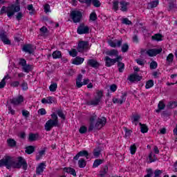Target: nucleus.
<instances>
[{"instance_id":"obj_3","label":"nucleus","mask_w":177,"mask_h":177,"mask_svg":"<svg viewBox=\"0 0 177 177\" xmlns=\"http://www.w3.org/2000/svg\"><path fill=\"white\" fill-rule=\"evenodd\" d=\"M24 171H27V168L28 167V165L27 164V160L24 159V158L20 156L18 158V162H15L14 168H17L18 169H20L21 168Z\"/></svg>"},{"instance_id":"obj_16","label":"nucleus","mask_w":177,"mask_h":177,"mask_svg":"<svg viewBox=\"0 0 177 177\" xmlns=\"http://www.w3.org/2000/svg\"><path fill=\"white\" fill-rule=\"evenodd\" d=\"M127 95H128V93L124 92L122 93V95L120 100H118V98H113V103L115 104H116L117 103L119 104H122V103H125V100H127Z\"/></svg>"},{"instance_id":"obj_41","label":"nucleus","mask_w":177,"mask_h":177,"mask_svg":"<svg viewBox=\"0 0 177 177\" xmlns=\"http://www.w3.org/2000/svg\"><path fill=\"white\" fill-rule=\"evenodd\" d=\"M100 164H103V160L102 159H96L93 165V168H97Z\"/></svg>"},{"instance_id":"obj_43","label":"nucleus","mask_w":177,"mask_h":177,"mask_svg":"<svg viewBox=\"0 0 177 177\" xmlns=\"http://www.w3.org/2000/svg\"><path fill=\"white\" fill-rule=\"evenodd\" d=\"M91 3H93L95 8H100L102 3L99 0H91Z\"/></svg>"},{"instance_id":"obj_19","label":"nucleus","mask_w":177,"mask_h":177,"mask_svg":"<svg viewBox=\"0 0 177 177\" xmlns=\"http://www.w3.org/2000/svg\"><path fill=\"white\" fill-rule=\"evenodd\" d=\"M105 66L106 67H111V66H114L115 64V61L114 59H111L110 57L106 56L104 58Z\"/></svg>"},{"instance_id":"obj_49","label":"nucleus","mask_w":177,"mask_h":177,"mask_svg":"<svg viewBox=\"0 0 177 177\" xmlns=\"http://www.w3.org/2000/svg\"><path fill=\"white\" fill-rule=\"evenodd\" d=\"M8 78V75L5 76L3 80H1L0 82V88L2 89V88H5V86L6 85V79Z\"/></svg>"},{"instance_id":"obj_32","label":"nucleus","mask_w":177,"mask_h":177,"mask_svg":"<svg viewBox=\"0 0 177 177\" xmlns=\"http://www.w3.org/2000/svg\"><path fill=\"white\" fill-rule=\"evenodd\" d=\"M77 164L79 168H85V167H86V161L83 158L79 160Z\"/></svg>"},{"instance_id":"obj_12","label":"nucleus","mask_w":177,"mask_h":177,"mask_svg":"<svg viewBox=\"0 0 177 177\" xmlns=\"http://www.w3.org/2000/svg\"><path fill=\"white\" fill-rule=\"evenodd\" d=\"M162 52V48H152L147 50L146 53L150 57H153L154 56H157V55H160Z\"/></svg>"},{"instance_id":"obj_14","label":"nucleus","mask_w":177,"mask_h":177,"mask_svg":"<svg viewBox=\"0 0 177 177\" xmlns=\"http://www.w3.org/2000/svg\"><path fill=\"white\" fill-rule=\"evenodd\" d=\"M10 104H14V106H19L24 102V97L22 95H19L17 97H14L10 100Z\"/></svg>"},{"instance_id":"obj_40","label":"nucleus","mask_w":177,"mask_h":177,"mask_svg":"<svg viewBox=\"0 0 177 177\" xmlns=\"http://www.w3.org/2000/svg\"><path fill=\"white\" fill-rule=\"evenodd\" d=\"M8 146H10V147H16V145L17 144V142H16V140H15L14 139H8L7 140Z\"/></svg>"},{"instance_id":"obj_28","label":"nucleus","mask_w":177,"mask_h":177,"mask_svg":"<svg viewBox=\"0 0 177 177\" xmlns=\"http://www.w3.org/2000/svg\"><path fill=\"white\" fill-rule=\"evenodd\" d=\"M84 60L85 59L81 57H76L73 61V64H76V66L82 64Z\"/></svg>"},{"instance_id":"obj_37","label":"nucleus","mask_w":177,"mask_h":177,"mask_svg":"<svg viewBox=\"0 0 177 177\" xmlns=\"http://www.w3.org/2000/svg\"><path fill=\"white\" fill-rule=\"evenodd\" d=\"M37 138H38V135L31 133L29 134L28 140L29 142H35Z\"/></svg>"},{"instance_id":"obj_47","label":"nucleus","mask_w":177,"mask_h":177,"mask_svg":"<svg viewBox=\"0 0 177 177\" xmlns=\"http://www.w3.org/2000/svg\"><path fill=\"white\" fill-rule=\"evenodd\" d=\"M49 89L50 92H56V89H57V83H53L50 85Z\"/></svg>"},{"instance_id":"obj_61","label":"nucleus","mask_w":177,"mask_h":177,"mask_svg":"<svg viewBox=\"0 0 177 177\" xmlns=\"http://www.w3.org/2000/svg\"><path fill=\"white\" fill-rule=\"evenodd\" d=\"M21 86L23 91H27V89H28V84L26 82H24L21 84Z\"/></svg>"},{"instance_id":"obj_20","label":"nucleus","mask_w":177,"mask_h":177,"mask_svg":"<svg viewBox=\"0 0 177 177\" xmlns=\"http://www.w3.org/2000/svg\"><path fill=\"white\" fill-rule=\"evenodd\" d=\"M97 118L96 115H93L90 118V125L88 127V132H91L95 129V120Z\"/></svg>"},{"instance_id":"obj_10","label":"nucleus","mask_w":177,"mask_h":177,"mask_svg":"<svg viewBox=\"0 0 177 177\" xmlns=\"http://www.w3.org/2000/svg\"><path fill=\"white\" fill-rule=\"evenodd\" d=\"M57 125H59V123L52 120V119H50L46 122L45 130L47 132H49V131H50L53 128V127H57Z\"/></svg>"},{"instance_id":"obj_22","label":"nucleus","mask_w":177,"mask_h":177,"mask_svg":"<svg viewBox=\"0 0 177 177\" xmlns=\"http://www.w3.org/2000/svg\"><path fill=\"white\" fill-rule=\"evenodd\" d=\"M22 50L24 52H26V53H29V55H31V53H34V49L32 48V44H26L23 46Z\"/></svg>"},{"instance_id":"obj_56","label":"nucleus","mask_w":177,"mask_h":177,"mask_svg":"<svg viewBox=\"0 0 177 177\" xmlns=\"http://www.w3.org/2000/svg\"><path fill=\"white\" fill-rule=\"evenodd\" d=\"M78 53L77 52V50L73 49L72 50L69 51L70 56H72V57H75Z\"/></svg>"},{"instance_id":"obj_4","label":"nucleus","mask_w":177,"mask_h":177,"mask_svg":"<svg viewBox=\"0 0 177 177\" xmlns=\"http://www.w3.org/2000/svg\"><path fill=\"white\" fill-rule=\"evenodd\" d=\"M102 97H103V92L97 91V96L93 100L86 102L87 106H97L100 102H102Z\"/></svg>"},{"instance_id":"obj_7","label":"nucleus","mask_w":177,"mask_h":177,"mask_svg":"<svg viewBox=\"0 0 177 177\" xmlns=\"http://www.w3.org/2000/svg\"><path fill=\"white\" fill-rule=\"evenodd\" d=\"M82 81V75H79L76 80V86L77 88H81L83 85H88L89 84V79H84L83 82Z\"/></svg>"},{"instance_id":"obj_13","label":"nucleus","mask_w":177,"mask_h":177,"mask_svg":"<svg viewBox=\"0 0 177 177\" xmlns=\"http://www.w3.org/2000/svg\"><path fill=\"white\" fill-rule=\"evenodd\" d=\"M80 157H86L88 160V158H89V153L86 150L80 151L75 156L73 157V162L78 161V158H80Z\"/></svg>"},{"instance_id":"obj_8","label":"nucleus","mask_w":177,"mask_h":177,"mask_svg":"<svg viewBox=\"0 0 177 177\" xmlns=\"http://www.w3.org/2000/svg\"><path fill=\"white\" fill-rule=\"evenodd\" d=\"M106 122H107L106 118L102 117V118H98L97 122L94 125V129H100L102 127L106 125Z\"/></svg>"},{"instance_id":"obj_27","label":"nucleus","mask_w":177,"mask_h":177,"mask_svg":"<svg viewBox=\"0 0 177 177\" xmlns=\"http://www.w3.org/2000/svg\"><path fill=\"white\" fill-rule=\"evenodd\" d=\"M147 160H149L148 163L151 164V162H155V161H157V156L153 153V152H151Z\"/></svg>"},{"instance_id":"obj_62","label":"nucleus","mask_w":177,"mask_h":177,"mask_svg":"<svg viewBox=\"0 0 177 177\" xmlns=\"http://www.w3.org/2000/svg\"><path fill=\"white\" fill-rule=\"evenodd\" d=\"M47 102H48V104H52V103L55 102V97H47Z\"/></svg>"},{"instance_id":"obj_23","label":"nucleus","mask_w":177,"mask_h":177,"mask_svg":"<svg viewBox=\"0 0 177 177\" xmlns=\"http://www.w3.org/2000/svg\"><path fill=\"white\" fill-rule=\"evenodd\" d=\"M45 167H46V165H45V163H40L36 168V174L42 175V174L44 173V169H45Z\"/></svg>"},{"instance_id":"obj_25","label":"nucleus","mask_w":177,"mask_h":177,"mask_svg":"<svg viewBox=\"0 0 177 177\" xmlns=\"http://www.w3.org/2000/svg\"><path fill=\"white\" fill-rule=\"evenodd\" d=\"M157 6H158V0H155L147 3V9H153V8H157Z\"/></svg>"},{"instance_id":"obj_31","label":"nucleus","mask_w":177,"mask_h":177,"mask_svg":"<svg viewBox=\"0 0 177 177\" xmlns=\"http://www.w3.org/2000/svg\"><path fill=\"white\" fill-rule=\"evenodd\" d=\"M151 39L152 41H162V35H161V34H159V33L155 34L151 37Z\"/></svg>"},{"instance_id":"obj_15","label":"nucleus","mask_w":177,"mask_h":177,"mask_svg":"<svg viewBox=\"0 0 177 177\" xmlns=\"http://www.w3.org/2000/svg\"><path fill=\"white\" fill-rule=\"evenodd\" d=\"M109 45L111 48H120L121 45H122V39H115V40H109L108 41Z\"/></svg>"},{"instance_id":"obj_34","label":"nucleus","mask_w":177,"mask_h":177,"mask_svg":"<svg viewBox=\"0 0 177 177\" xmlns=\"http://www.w3.org/2000/svg\"><path fill=\"white\" fill-rule=\"evenodd\" d=\"M139 120H140V115H134L131 118L132 122H134L135 125H138V122H139Z\"/></svg>"},{"instance_id":"obj_6","label":"nucleus","mask_w":177,"mask_h":177,"mask_svg":"<svg viewBox=\"0 0 177 177\" xmlns=\"http://www.w3.org/2000/svg\"><path fill=\"white\" fill-rule=\"evenodd\" d=\"M19 66H21L22 71L24 73H30V71H32V66L30 64H27V61L24 59H20L19 62Z\"/></svg>"},{"instance_id":"obj_45","label":"nucleus","mask_w":177,"mask_h":177,"mask_svg":"<svg viewBox=\"0 0 177 177\" xmlns=\"http://www.w3.org/2000/svg\"><path fill=\"white\" fill-rule=\"evenodd\" d=\"M158 64H157V62L156 61H152L150 64H149V68L151 70H156L157 68Z\"/></svg>"},{"instance_id":"obj_17","label":"nucleus","mask_w":177,"mask_h":177,"mask_svg":"<svg viewBox=\"0 0 177 177\" xmlns=\"http://www.w3.org/2000/svg\"><path fill=\"white\" fill-rule=\"evenodd\" d=\"M88 46H89V42L85 41H81L77 46V51L78 52H84V50H86L88 49Z\"/></svg>"},{"instance_id":"obj_2","label":"nucleus","mask_w":177,"mask_h":177,"mask_svg":"<svg viewBox=\"0 0 177 177\" xmlns=\"http://www.w3.org/2000/svg\"><path fill=\"white\" fill-rule=\"evenodd\" d=\"M6 167L7 169L15 168V160L12 157L7 156L0 160V167Z\"/></svg>"},{"instance_id":"obj_46","label":"nucleus","mask_w":177,"mask_h":177,"mask_svg":"<svg viewBox=\"0 0 177 177\" xmlns=\"http://www.w3.org/2000/svg\"><path fill=\"white\" fill-rule=\"evenodd\" d=\"M27 9L28 10H30V12H29V15H30V16H32V15H34V12H35V9H34V6H32V4L28 5Z\"/></svg>"},{"instance_id":"obj_18","label":"nucleus","mask_w":177,"mask_h":177,"mask_svg":"<svg viewBox=\"0 0 177 177\" xmlns=\"http://www.w3.org/2000/svg\"><path fill=\"white\" fill-rule=\"evenodd\" d=\"M127 80L130 82H139L142 80V77L138 74H131L128 77Z\"/></svg>"},{"instance_id":"obj_64","label":"nucleus","mask_w":177,"mask_h":177,"mask_svg":"<svg viewBox=\"0 0 177 177\" xmlns=\"http://www.w3.org/2000/svg\"><path fill=\"white\" fill-rule=\"evenodd\" d=\"M110 91L111 92H115L117 91V85L116 84H112L110 86Z\"/></svg>"},{"instance_id":"obj_5","label":"nucleus","mask_w":177,"mask_h":177,"mask_svg":"<svg viewBox=\"0 0 177 177\" xmlns=\"http://www.w3.org/2000/svg\"><path fill=\"white\" fill-rule=\"evenodd\" d=\"M70 17L73 23H80L81 19H82V12L80 10H72L71 11Z\"/></svg>"},{"instance_id":"obj_38","label":"nucleus","mask_w":177,"mask_h":177,"mask_svg":"<svg viewBox=\"0 0 177 177\" xmlns=\"http://www.w3.org/2000/svg\"><path fill=\"white\" fill-rule=\"evenodd\" d=\"M52 56L53 59H60V57H62V52L59 50L54 51Z\"/></svg>"},{"instance_id":"obj_9","label":"nucleus","mask_w":177,"mask_h":177,"mask_svg":"<svg viewBox=\"0 0 177 177\" xmlns=\"http://www.w3.org/2000/svg\"><path fill=\"white\" fill-rule=\"evenodd\" d=\"M0 39L5 45H10L11 42L8 38V33L5 30H1Z\"/></svg>"},{"instance_id":"obj_54","label":"nucleus","mask_w":177,"mask_h":177,"mask_svg":"<svg viewBox=\"0 0 177 177\" xmlns=\"http://www.w3.org/2000/svg\"><path fill=\"white\" fill-rule=\"evenodd\" d=\"M166 60L169 63H172V62H174V54L172 53L169 54L166 58Z\"/></svg>"},{"instance_id":"obj_50","label":"nucleus","mask_w":177,"mask_h":177,"mask_svg":"<svg viewBox=\"0 0 177 177\" xmlns=\"http://www.w3.org/2000/svg\"><path fill=\"white\" fill-rule=\"evenodd\" d=\"M44 154H45V150L44 149L39 151V153L36 156L37 161H38L39 160H41V158H42V156H44Z\"/></svg>"},{"instance_id":"obj_51","label":"nucleus","mask_w":177,"mask_h":177,"mask_svg":"<svg viewBox=\"0 0 177 177\" xmlns=\"http://www.w3.org/2000/svg\"><path fill=\"white\" fill-rule=\"evenodd\" d=\"M90 20H92V21H95V20H97V15H96L95 12H93L91 13Z\"/></svg>"},{"instance_id":"obj_39","label":"nucleus","mask_w":177,"mask_h":177,"mask_svg":"<svg viewBox=\"0 0 177 177\" xmlns=\"http://www.w3.org/2000/svg\"><path fill=\"white\" fill-rule=\"evenodd\" d=\"M177 107V101H171L167 104L168 109H175Z\"/></svg>"},{"instance_id":"obj_57","label":"nucleus","mask_w":177,"mask_h":177,"mask_svg":"<svg viewBox=\"0 0 177 177\" xmlns=\"http://www.w3.org/2000/svg\"><path fill=\"white\" fill-rule=\"evenodd\" d=\"M51 118H52L51 121H55V122H57V123L59 124V119H58L57 115L56 113H53L51 115Z\"/></svg>"},{"instance_id":"obj_35","label":"nucleus","mask_w":177,"mask_h":177,"mask_svg":"<svg viewBox=\"0 0 177 177\" xmlns=\"http://www.w3.org/2000/svg\"><path fill=\"white\" fill-rule=\"evenodd\" d=\"M118 67L119 73H124V70H125V64L122 62H118Z\"/></svg>"},{"instance_id":"obj_1","label":"nucleus","mask_w":177,"mask_h":177,"mask_svg":"<svg viewBox=\"0 0 177 177\" xmlns=\"http://www.w3.org/2000/svg\"><path fill=\"white\" fill-rule=\"evenodd\" d=\"M20 12V6L12 4L8 7L3 6L0 10V15L7 13V16L9 19H12V16H15V13Z\"/></svg>"},{"instance_id":"obj_26","label":"nucleus","mask_w":177,"mask_h":177,"mask_svg":"<svg viewBox=\"0 0 177 177\" xmlns=\"http://www.w3.org/2000/svg\"><path fill=\"white\" fill-rule=\"evenodd\" d=\"M106 55H107L108 56H111V57H115V56H118V50L112 49L111 50L106 51Z\"/></svg>"},{"instance_id":"obj_42","label":"nucleus","mask_w":177,"mask_h":177,"mask_svg":"<svg viewBox=\"0 0 177 177\" xmlns=\"http://www.w3.org/2000/svg\"><path fill=\"white\" fill-rule=\"evenodd\" d=\"M154 86V81L152 80H148L146 82L145 88L146 89H150V88H152V86Z\"/></svg>"},{"instance_id":"obj_21","label":"nucleus","mask_w":177,"mask_h":177,"mask_svg":"<svg viewBox=\"0 0 177 177\" xmlns=\"http://www.w3.org/2000/svg\"><path fill=\"white\" fill-rule=\"evenodd\" d=\"M87 64L91 67H93V68H97V67H100V64L95 59H88Z\"/></svg>"},{"instance_id":"obj_36","label":"nucleus","mask_w":177,"mask_h":177,"mask_svg":"<svg viewBox=\"0 0 177 177\" xmlns=\"http://www.w3.org/2000/svg\"><path fill=\"white\" fill-rule=\"evenodd\" d=\"M139 125L140 126V131L142 133H147V132L149 131V128H147V126L146 124L139 123Z\"/></svg>"},{"instance_id":"obj_63","label":"nucleus","mask_w":177,"mask_h":177,"mask_svg":"<svg viewBox=\"0 0 177 177\" xmlns=\"http://www.w3.org/2000/svg\"><path fill=\"white\" fill-rule=\"evenodd\" d=\"M162 174V171L156 169L154 171L155 177H160V175Z\"/></svg>"},{"instance_id":"obj_58","label":"nucleus","mask_w":177,"mask_h":177,"mask_svg":"<svg viewBox=\"0 0 177 177\" xmlns=\"http://www.w3.org/2000/svg\"><path fill=\"white\" fill-rule=\"evenodd\" d=\"M93 156L94 157H95V158H97V157L100 156V149H94Z\"/></svg>"},{"instance_id":"obj_29","label":"nucleus","mask_w":177,"mask_h":177,"mask_svg":"<svg viewBox=\"0 0 177 177\" xmlns=\"http://www.w3.org/2000/svg\"><path fill=\"white\" fill-rule=\"evenodd\" d=\"M120 6H121L120 10L122 12H127L128 10L127 6H128L129 3L124 1H120Z\"/></svg>"},{"instance_id":"obj_59","label":"nucleus","mask_w":177,"mask_h":177,"mask_svg":"<svg viewBox=\"0 0 177 177\" xmlns=\"http://www.w3.org/2000/svg\"><path fill=\"white\" fill-rule=\"evenodd\" d=\"M131 154H135L136 153V145H133L130 147Z\"/></svg>"},{"instance_id":"obj_24","label":"nucleus","mask_w":177,"mask_h":177,"mask_svg":"<svg viewBox=\"0 0 177 177\" xmlns=\"http://www.w3.org/2000/svg\"><path fill=\"white\" fill-rule=\"evenodd\" d=\"M64 172H66V174H70V175H73V176H77V172L75 171V169L71 167H64Z\"/></svg>"},{"instance_id":"obj_44","label":"nucleus","mask_w":177,"mask_h":177,"mask_svg":"<svg viewBox=\"0 0 177 177\" xmlns=\"http://www.w3.org/2000/svg\"><path fill=\"white\" fill-rule=\"evenodd\" d=\"M129 50V46L128 45V43H124L122 46V52L123 53H127V52H128Z\"/></svg>"},{"instance_id":"obj_11","label":"nucleus","mask_w":177,"mask_h":177,"mask_svg":"<svg viewBox=\"0 0 177 177\" xmlns=\"http://www.w3.org/2000/svg\"><path fill=\"white\" fill-rule=\"evenodd\" d=\"M77 32V34H80V35H82L83 34H89V27L82 24L78 26Z\"/></svg>"},{"instance_id":"obj_55","label":"nucleus","mask_w":177,"mask_h":177,"mask_svg":"<svg viewBox=\"0 0 177 177\" xmlns=\"http://www.w3.org/2000/svg\"><path fill=\"white\" fill-rule=\"evenodd\" d=\"M86 131H88V128L85 126H82L79 129L80 133H86Z\"/></svg>"},{"instance_id":"obj_60","label":"nucleus","mask_w":177,"mask_h":177,"mask_svg":"<svg viewBox=\"0 0 177 177\" xmlns=\"http://www.w3.org/2000/svg\"><path fill=\"white\" fill-rule=\"evenodd\" d=\"M113 10H115V12H117V10H118V3L119 2L118 1H113Z\"/></svg>"},{"instance_id":"obj_53","label":"nucleus","mask_w":177,"mask_h":177,"mask_svg":"<svg viewBox=\"0 0 177 177\" xmlns=\"http://www.w3.org/2000/svg\"><path fill=\"white\" fill-rule=\"evenodd\" d=\"M175 8H176L175 3L174 1H170L169 3V8L167 9L169 12L173 10V9H175Z\"/></svg>"},{"instance_id":"obj_30","label":"nucleus","mask_w":177,"mask_h":177,"mask_svg":"<svg viewBox=\"0 0 177 177\" xmlns=\"http://www.w3.org/2000/svg\"><path fill=\"white\" fill-rule=\"evenodd\" d=\"M34 151H35V147H34V146L30 145L26 147L25 153L27 154H32Z\"/></svg>"},{"instance_id":"obj_33","label":"nucleus","mask_w":177,"mask_h":177,"mask_svg":"<svg viewBox=\"0 0 177 177\" xmlns=\"http://www.w3.org/2000/svg\"><path fill=\"white\" fill-rule=\"evenodd\" d=\"M109 172V167L107 166H104L102 170L100 171V176L104 177L106 174Z\"/></svg>"},{"instance_id":"obj_52","label":"nucleus","mask_w":177,"mask_h":177,"mask_svg":"<svg viewBox=\"0 0 177 177\" xmlns=\"http://www.w3.org/2000/svg\"><path fill=\"white\" fill-rule=\"evenodd\" d=\"M122 24H126L127 26H131L132 21H131L128 18H124L122 20Z\"/></svg>"},{"instance_id":"obj_48","label":"nucleus","mask_w":177,"mask_h":177,"mask_svg":"<svg viewBox=\"0 0 177 177\" xmlns=\"http://www.w3.org/2000/svg\"><path fill=\"white\" fill-rule=\"evenodd\" d=\"M57 114L62 120H66V115H64V113H63V111L62 109L57 110Z\"/></svg>"}]
</instances>
